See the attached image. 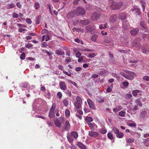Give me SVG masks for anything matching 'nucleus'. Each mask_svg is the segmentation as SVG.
Wrapping results in <instances>:
<instances>
[{
	"label": "nucleus",
	"instance_id": "obj_1",
	"mask_svg": "<svg viewBox=\"0 0 149 149\" xmlns=\"http://www.w3.org/2000/svg\"><path fill=\"white\" fill-rule=\"evenodd\" d=\"M56 107V104L54 103H53L49 113V116L50 118H53L55 116L54 111Z\"/></svg>",
	"mask_w": 149,
	"mask_h": 149
},
{
	"label": "nucleus",
	"instance_id": "obj_2",
	"mask_svg": "<svg viewBox=\"0 0 149 149\" xmlns=\"http://www.w3.org/2000/svg\"><path fill=\"white\" fill-rule=\"evenodd\" d=\"M76 101L74 102V105L77 108H80L81 106L82 101L81 98L79 96L76 98Z\"/></svg>",
	"mask_w": 149,
	"mask_h": 149
},
{
	"label": "nucleus",
	"instance_id": "obj_3",
	"mask_svg": "<svg viewBox=\"0 0 149 149\" xmlns=\"http://www.w3.org/2000/svg\"><path fill=\"white\" fill-rule=\"evenodd\" d=\"M74 13L77 16L82 15L85 14L86 11L85 10H74Z\"/></svg>",
	"mask_w": 149,
	"mask_h": 149
},
{
	"label": "nucleus",
	"instance_id": "obj_4",
	"mask_svg": "<svg viewBox=\"0 0 149 149\" xmlns=\"http://www.w3.org/2000/svg\"><path fill=\"white\" fill-rule=\"evenodd\" d=\"M87 102L89 105V107L93 109H96L94 104L93 103L92 101L90 99H88L87 100Z\"/></svg>",
	"mask_w": 149,
	"mask_h": 149
},
{
	"label": "nucleus",
	"instance_id": "obj_5",
	"mask_svg": "<svg viewBox=\"0 0 149 149\" xmlns=\"http://www.w3.org/2000/svg\"><path fill=\"white\" fill-rule=\"evenodd\" d=\"M132 45L133 46L139 48L141 47V45L139 43L137 39H135L133 42Z\"/></svg>",
	"mask_w": 149,
	"mask_h": 149
},
{
	"label": "nucleus",
	"instance_id": "obj_6",
	"mask_svg": "<svg viewBox=\"0 0 149 149\" xmlns=\"http://www.w3.org/2000/svg\"><path fill=\"white\" fill-rule=\"evenodd\" d=\"M139 31L138 28L133 29L130 31V33L132 36H135L137 34Z\"/></svg>",
	"mask_w": 149,
	"mask_h": 149
},
{
	"label": "nucleus",
	"instance_id": "obj_7",
	"mask_svg": "<svg viewBox=\"0 0 149 149\" xmlns=\"http://www.w3.org/2000/svg\"><path fill=\"white\" fill-rule=\"evenodd\" d=\"M100 14L96 13H93L92 14L91 17L93 20H96L98 19L100 16Z\"/></svg>",
	"mask_w": 149,
	"mask_h": 149
},
{
	"label": "nucleus",
	"instance_id": "obj_8",
	"mask_svg": "<svg viewBox=\"0 0 149 149\" xmlns=\"http://www.w3.org/2000/svg\"><path fill=\"white\" fill-rule=\"evenodd\" d=\"M117 19V16L116 15H113L111 16L109 19V21L112 23L116 21Z\"/></svg>",
	"mask_w": 149,
	"mask_h": 149
},
{
	"label": "nucleus",
	"instance_id": "obj_9",
	"mask_svg": "<svg viewBox=\"0 0 149 149\" xmlns=\"http://www.w3.org/2000/svg\"><path fill=\"white\" fill-rule=\"evenodd\" d=\"M60 88L61 89L63 90H65L67 89V86L64 82L61 81L59 84Z\"/></svg>",
	"mask_w": 149,
	"mask_h": 149
},
{
	"label": "nucleus",
	"instance_id": "obj_10",
	"mask_svg": "<svg viewBox=\"0 0 149 149\" xmlns=\"http://www.w3.org/2000/svg\"><path fill=\"white\" fill-rule=\"evenodd\" d=\"M122 25L123 28L125 30H126L128 29V27L129 26V24L128 23V22L126 21L123 22Z\"/></svg>",
	"mask_w": 149,
	"mask_h": 149
},
{
	"label": "nucleus",
	"instance_id": "obj_11",
	"mask_svg": "<svg viewBox=\"0 0 149 149\" xmlns=\"http://www.w3.org/2000/svg\"><path fill=\"white\" fill-rule=\"evenodd\" d=\"M149 115L148 113L147 114L146 111H143L141 112L140 116L142 118H146L148 117Z\"/></svg>",
	"mask_w": 149,
	"mask_h": 149
},
{
	"label": "nucleus",
	"instance_id": "obj_12",
	"mask_svg": "<svg viewBox=\"0 0 149 149\" xmlns=\"http://www.w3.org/2000/svg\"><path fill=\"white\" fill-rule=\"evenodd\" d=\"M87 124L88 125L91 130H93L94 127L95 126H97L95 123H91L89 122H87Z\"/></svg>",
	"mask_w": 149,
	"mask_h": 149
},
{
	"label": "nucleus",
	"instance_id": "obj_13",
	"mask_svg": "<svg viewBox=\"0 0 149 149\" xmlns=\"http://www.w3.org/2000/svg\"><path fill=\"white\" fill-rule=\"evenodd\" d=\"M89 135L90 136L96 137L98 136L99 134L97 132L91 131L89 132Z\"/></svg>",
	"mask_w": 149,
	"mask_h": 149
},
{
	"label": "nucleus",
	"instance_id": "obj_14",
	"mask_svg": "<svg viewBox=\"0 0 149 149\" xmlns=\"http://www.w3.org/2000/svg\"><path fill=\"white\" fill-rule=\"evenodd\" d=\"M70 127V124L68 120H66L64 127V129L66 131L68 130H69Z\"/></svg>",
	"mask_w": 149,
	"mask_h": 149
},
{
	"label": "nucleus",
	"instance_id": "obj_15",
	"mask_svg": "<svg viewBox=\"0 0 149 149\" xmlns=\"http://www.w3.org/2000/svg\"><path fill=\"white\" fill-rule=\"evenodd\" d=\"M138 93H142V91L139 90H134L133 91L132 94L134 97H136Z\"/></svg>",
	"mask_w": 149,
	"mask_h": 149
},
{
	"label": "nucleus",
	"instance_id": "obj_16",
	"mask_svg": "<svg viewBox=\"0 0 149 149\" xmlns=\"http://www.w3.org/2000/svg\"><path fill=\"white\" fill-rule=\"evenodd\" d=\"M93 28L91 27L90 26H88L86 27V31L87 33H90L92 31H93Z\"/></svg>",
	"mask_w": 149,
	"mask_h": 149
},
{
	"label": "nucleus",
	"instance_id": "obj_17",
	"mask_svg": "<svg viewBox=\"0 0 149 149\" xmlns=\"http://www.w3.org/2000/svg\"><path fill=\"white\" fill-rule=\"evenodd\" d=\"M90 23V21L88 19L86 20H81L80 21V23L83 25H86L89 24Z\"/></svg>",
	"mask_w": 149,
	"mask_h": 149
},
{
	"label": "nucleus",
	"instance_id": "obj_18",
	"mask_svg": "<svg viewBox=\"0 0 149 149\" xmlns=\"http://www.w3.org/2000/svg\"><path fill=\"white\" fill-rule=\"evenodd\" d=\"M111 42L110 38H109L105 37L104 39V43L103 44H104L105 45H107V43H110Z\"/></svg>",
	"mask_w": 149,
	"mask_h": 149
},
{
	"label": "nucleus",
	"instance_id": "obj_19",
	"mask_svg": "<svg viewBox=\"0 0 149 149\" xmlns=\"http://www.w3.org/2000/svg\"><path fill=\"white\" fill-rule=\"evenodd\" d=\"M77 146L81 149H86V147L85 145L81 142H78L77 143Z\"/></svg>",
	"mask_w": 149,
	"mask_h": 149
},
{
	"label": "nucleus",
	"instance_id": "obj_20",
	"mask_svg": "<svg viewBox=\"0 0 149 149\" xmlns=\"http://www.w3.org/2000/svg\"><path fill=\"white\" fill-rule=\"evenodd\" d=\"M126 74L125 78L128 79L132 80L134 79V76L136 75H134L133 74Z\"/></svg>",
	"mask_w": 149,
	"mask_h": 149
},
{
	"label": "nucleus",
	"instance_id": "obj_21",
	"mask_svg": "<svg viewBox=\"0 0 149 149\" xmlns=\"http://www.w3.org/2000/svg\"><path fill=\"white\" fill-rule=\"evenodd\" d=\"M67 137L68 139V141L70 143H72L73 141L74 140L72 138L71 136L69 134H68Z\"/></svg>",
	"mask_w": 149,
	"mask_h": 149
},
{
	"label": "nucleus",
	"instance_id": "obj_22",
	"mask_svg": "<svg viewBox=\"0 0 149 149\" xmlns=\"http://www.w3.org/2000/svg\"><path fill=\"white\" fill-rule=\"evenodd\" d=\"M97 101L100 103L104 102V100L103 98L100 96H97L96 97Z\"/></svg>",
	"mask_w": 149,
	"mask_h": 149
},
{
	"label": "nucleus",
	"instance_id": "obj_23",
	"mask_svg": "<svg viewBox=\"0 0 149 149\" xmlns=\"http://www.w3.org/2000/svg\"><path fill=\"white\" fill-rule=\"evenodd\" d=\"M71 135L72 136L74 139H76L78 136V134L75 132L73 131L71 133Z\"/></svg>",
	"mask_w": 149,
	"mask_h": 149
},
{
	"label": "nucleus",
	"instance_id": "obj_24",
	"mask_svg": "<svg viewBox=\"0 0 149 149\" xmlns=\"http://www.w3.org/2000/svg\"><path fill=\"white\" fill-rule=\"evenodd\" d=\"M123 3L122 2H120L116 4V8L119 9L120 8V7L123 5Z\"/></svg>",
	"mask_w": 149,
	"mask_h": 149
},
{
	"label": "nucleus",
	"instance_id": "obj_25",
	"mask_svg": "<svg viewBox=\"0 0 149 149\" xmlns=\"http://www.w3.org/2000/svg\"><path fill=\"white\" fill-rule=\"evenodd\" d=\"M60 10H49V11L50 12V13L52 15H53V12L54 13V14L56 15H57L58 14V13L59 12Z\"/></svg>",
	"mask_w": 149,
	"mask_h": 149
},
{
	"label": "nucleus",
	"instance_id": "obj_26",
	"mask_svg": "<svg viewBox=\"0 0 149 149\" xmlns=\"http://www.w3.org/2000/svg\"><path fill=\"white\" fill-rule=\"evenodd\" d=\"M54 123L55 125L57 127L60 128L61 126V124L59 121L58 120H56L54 121Z\"/></svg>",
	"mask_w": 149,
	"mask_h": 149
},
{
	"label": "nucleus",
	"instance_id": "obj_27",
	"mask_svg": "<svg viewBox=\"0 0 149 149\" xmlns=\"http://www.w3.org/2000/svg\"><path fill=\"white\" fill-rule=\"evenodd\" d=\"M116 135L117 137L118 138H122L124 136L123 133L120 132H118V133L116 134Z\"/></svg>",
	"mask_w": 149,
	"mask_h": 149
},
{
	"label": "nucleus",
	"instance_id": "obj_28",
	"mask_svg": "<svg viewBox=\"0 0 149 149\" xmlns=\"http://www.w3.org/2000/svg\"><path fill=\"white\" fill-rule=\"evenodd\" d=\"M134 140L133 138H128L126 139V143H131L134 142Z\"/></svg>",
	"mask_w": 149,
	"mask_h": 149
},
{
	"label": "nucleus",
	"instance_id": "obj_29",
	"mask_svg": "<svg viewBox=\"0 0 149 149\" xmlns=\"http://www.w3.org/2000/svg\"><path fill=\"white\" fill-rule=\"evenodd\" d=\"M136 103L140 107H142V104L140 98H138L135 101Z\"/></svg>",
	"mask_w": 149,
	"mask_h": 149
},
{
	"label": "nucleus",
	"instance_id": "obj_30",
	"mask_svg": "<svg viewBox=\"0 0 149 149\" xmlns=\"http://www.w3.org/2000/svg\"><path fill=\"white\" fill-rule=\"evenodd\" d=\"M141 4V6L142 7L143 9H145L146 2L145 0H141L140 1Z\"/></svg>",
	"mask_w": 149,
	"mask_h": 149
},
{
	"label": "nucleus",
	"instance_id": "obj_31",
	"mask_svg": "<svg viewBox=\"0 0 149 149\" xmlns=\"http://www.w3.org/2000/svg\"><path fill=\"white\" fill-rule=\"evenodd\" d=\"M85 120L87 122H91L93 121V119L91 117L86 116L85 119Z\"/></svg>",
	"mask_w": 149,
	"mask_h": 149
},
{
	"label": "nucleus",
	"instance_id": "obj_32",
	"mask_svg": "<svg viewBox=\"0 0 149 149\" xmlns=\"http://www.w3.org/2000/svg\"><path fill=\"white\" fill-rule=\"evenodd\" d=\"M41 17L40 15L38 16L36 19V24H38L40 23V22L41 21Z\"/></svg>",
	"mask_w": 149,
	"mask_h": 149
},
{
	"label": "nucleus",
	"instance_id": "obj_33",
	"mask_svg": "<svg viewBox=\"0 0 149 149\" xmlns=\"http://www.w3.org/2000/svg\"><path fill=\"white\" fill-rule=\"evenodd\" d=\"M124 72L127 74H133L134 75H136V73L133 72L131 71L127 70H124Z\"/></svg>",
	"mask_w": 149,
	"mask_h": 149
},
{
	"label": "nucleus",
	"instance_id": "obj_34",
	"mask_svg": "<svg viewBox=\"0 0 149 149\" xmlns=\"http://www.w3.org/2000/svg\"><path fill=\"white\" fill-rule=\"evenodd\" d=\"M99 132L102 134H106L107 132L106 130L104 128H101L100 129Z\"/></svg>",
	"mask_w": 149,
	"mask_h": 149
},
{
	"label": "nucleus",
	"instance_id": "obj_35",
	"mask_svg": "<svg viewBox=\"0 0 149 149\" xmlns=\"http://www.w3.org/2000/svg\"><path fill=\"white\" fill-rule=\"evenodd\" d=\"M74 14V12H70L67 15V17L68 18H70L73 16Z\"/></svg>",
	"mask_w": 149,
	"mask_h": 149
},
{
	"label": "nucleus",
	"instance_id": "obj_36",
	"mask_svg": "<svg viewBox=\"0 0 149 149\" xmlns=\"http://www.w3.org/2000/svg\"><path fill=\"white\" fill-rule=\"evenodd\" d=\"M107 137L108 138L111 140L113 139V136L112 134L110 133H108L107 134Z\"/></svg>",
	"mask_w": 149,
	"mask_h": 149
},
{
	"label": "nucleus",
	"instance_id": "obj_37",
	"mask_svg": "<svg viewBox=\"0 0 149 149\" xmlns=\"http://www.w3.org/2000/svg\"><path fill=\"white\" fill-rule=\"evenodd\" d=\"M97 37V34H95L91 37V39L94 42H96V39Z\"/></svg>",
	"mask_w": 149,
	"mask_h": 149
},
{
	"label": "nucleus",
	"instance_id": "obj_38",
	"mask_svg": "<svg viewBox=\"0 0 149 149\" xmlns=\"http://www.w3.org/2000/svg\"><path fill=\"white\" fill-rule=\"evenodd\" d=\"M65 115L67 117L70 116V112L69 110L68 109H66L65 110Z\"/></svg>",
	"mask_w": 149,
	"mask_h": 149
},
{
	"label": "nucleus",
	"instance_id": "obj_39",
	"mask_svg": "<svg viewBox=\"0 0 149 149\" xmlns=\"http://www.w3.org/2000/svg\"><path fill=\"white\" fill-rule=\"evenodd\" d=\"M112 130L113 132L116 134L119 132V130L117 128L115 127L113 128Z\"/></svg>",
	"mask_w": 149,
	"mask_h": 149
},
{
	"label": "nucleus",
	"instance_id": "obj_40",
	"mask_svg": "<svg viewBox=\"0 0 149 149\" xmlns=\"http://www.w3.org/2000/svg\"><path fill=\"white\" fill-rule=\"evenodd\" d=\"M34 7L36 9H38L40 8L39 3L38 2H36L34 5Z\"/></svg>",
	"mask_w": 149,
	"mask_h": 149
},
{
	"label": "nucleus",
	"instance_id": "obj_41",
	"mask_svg": "<svg viewBox=\"0 0 149 149\" xmlns=\"http://www.w3.org/2000/svg\"><path fill=\"white\" fill-rule=\"evenodd\" d=\"M62 50H61L60 49H59L56 51L55 53L57 54L62 55Z\"/></svg>",
	"mask_w": 149,
	"mask_h": 149
},
{
	"label": "nucleus",
	"instance_id": "obj_42",
	"mask_svg": "<svg viewBox=\"0 0 149 149\" xmlns=\"http://www.w3.org/2000/svg\"><path fill=\"white\" fill-rule=\"evenodd\" d=\"M142 52L144 54H148V51L146 49H143L142 50Z\"/></svg>",
	"mask_w": 149,
	"mask_h": 149
},
{
	"label": "nucleus",
	"instance_id": "obj_43",
	"mask_svg": "<svg viewBox=\"0 0 149 149\" xmlns=\"http://www.w3.org/2000/svg\"><path fill=\"white\" fill-rule=\"evenodd\" d=\"M63 101L64 105L65 107H66L68 105V102L67 100H63Z\"/></svg>",
	"mask_w": 149,
	"mask_h": 149
},
{
	"label": "nucleus",
	"instance_id": "obj_44",
	"mask_svg": "<svg viewBox=\"0 0 149 149\" xmlns=\"http://www.w3.org/2000/svg\"><path fill=\"white\" fill-rule=\"evenodd\" d=\"M122 85L125 87H127L129 85V83L127 81H124L122 83Z\"/></svg>",
	"mask_w": 149,
	"mask_h": 149
},
{
	"label": "nucleus",
	"instance_id": "obj_45",
	"mask_svg": "<svg viewBox=\"0 0 149 149\" xmlns=\"http://www.w3.org/2000/svg\"><path fill=\"white\" fill-rule=\"evenodd\" d=\"M28 85V83L27 82L23 83L22 84V87L24 88H26Z\"/></svg>",
	"mask_w": 149,
	"mask_h": 149
},
{
	"label": "nucleus",
	"instance_id": "obj_46",
	"mask_svg": "<svg viewBox=\"0 0 149 149\" xmlns=\"http://www.w3.org/2000/svg\"><path fill=\"white\" fill-rule=\"evenodd\" d=\"M20 58L21 59L24 60L25 58V54L24 53H22L20 55Z\"/></svg>",
	"mask_w": 149,
	"mask_h": 149
},
{
	"label": "nucleus",
	"instance_id": "obj_47",
	"mask_svg": "<svg viewBox=\"0 0 149 149\" xmlns=\"http://www.w3.org/2000/svg\"><path fill=\"white\" fill-rule=\"evenodd\" d=\"M41 46L42 47H46L47 46V44L46 42H44L41 44Z\"/></svg>",
	"mask_w": 149,
	"mask_h": 149
},
{
	"label": "nucleus",
	"instance_id": "obj_48",
	"mask_svg": "<svg viewBox=\"0 0 149 149\" xmlns=\"http://www.w3.org/2000/svg\"><path fill=\"white\" fill-rule=\"evenodd\" d=\"M121 15H122V14H120V17H121V19L122 20H123L125 19L126 18L125 15V14H123V16H122Z\"/></svg>",
	"mask_w": 149,
	"mask_h": 149
},
{
	"label": "nucleus",
	"instance_id": "obj_49",
	"mask_svg": "<svg viewBox=\"0 0 149 149\" xmlns=\"http://www.w3.org/2000/svg\"><path fill=\"white\" fill-rule=\"evenodd\" d=\"M119 115L123 117L125 115V113L123 111H120L119 113Z\"/></svg>",
	"mask_w": 149,
	"mask_h": 149
},
{
	"label": "nucleus",
	"instance_id": "obj_50",
	"mask_svg": "<svg viewBox=\"0 0 149 149\" xmlns=\"http://www.w3.org/2000/svg\"><path fill=\"white\" fill-rule=\"evenodd\" d=\"M132 97V95L131 94H127L126 96V98L130 99Z\"/></svg>",
	"mask_w": 149,
	"mask_h": 149
},
{
	"label": "nucleus",
	"instance_id": "obj_51",
	"mask_svg": "<svg viewBox=\"0 0 149 149\" xmlns=\"http://www.w3.org/2000/svg\"><path fill=\"white\" fill-rule=\"evenodd\" d=\"M12 15L14 18H17L18 17V14L15 13H13Z\"/></svg>",
	"mask_w": 149,
	"mask_h": 149
},
{
	"label": "nucleus",
	"instance_id": "obj_52",
	"mask_svg": "<svg viewBox=\"0 0 149 149\" xmlns=\"http://www.w3.org/2000/svg\"><path fill=\"white\" fill-rule=\"evenodd\" d=\"M95 55L93 53H91L89 54V57L90 58H93L94 57Z\"/></svg>",
	"mask_w": 149,
	"mask_h": 149
},
{
	"label": "nucleus",
	"instance_id": "obj_53",
	"mask_svg": "<svg viewBox=\"0 0 149 149\" xmlns=\"http://www.w3.org/2000/svg\"><path fill=\"white\" fill-rule=\"evenodd\" d=\"M8 8H11L15 6V5L13 3L8 5Z\"/></svg>",
	"mask_w": 149,
	"mask_h": 149
},
{
	"label": "nucleus",
	"instance_id": "obj_54",
	"mask_svg": "<svg viewBox=\"0 0 149 149\" xmlns=\"http://www.w3.org/2000/svg\"><path fill=\"white\" fill-rule=\"evenodd\" d=\"M143 79L145 80L148 81L149 80V77L148 76H145L143 77Z\"/></svg>",
	"mask_w": 149,
	"mask_h": 149
},
{
	"label": "nucleus",
	"instance_id": "obj_55",
	"mask_svg": "<svg viewBox=\"0 0 149 149\" xmlns=\"http://www.w3.org/2000/svg\"><path fill=\"white\" fill-rule=\"evenodd\" d=\"M26 22L29 24H31V19L27 18L26 20Z\"/></svg>",
	"mask_w": 149,
	"mask_h": 149
},
{
	"label": "nucleus",
	"instance_id": "obj_56",
	"mask_svg": "<svg viewBox=\"0 0 149 149\" xmlns=\"http://www.w3.org/2000/svg\"><path fill=\"white\" fill-rule=\"evenodd\" d=\"M65 61L66 62H70L71 61V60L70 57H66Z\"/></svg>",
	"mask_w": 149,
	"mask_h": 149
},
{
	"label": "nucleus",
	"instance_id": "obj_57",
	"mask_svg": "<svg viewBox=\"0 0 149 149\" xmlns=\"http://www.w3.org/2000/svg\"><path fill=\"white\" fill-rule=\"evenodd\" d=\"M81 55V54L79 52H77L76 54V56L77 58H79Z\"/></svg>",
	"mask_w": 149,
	"mask_h": 149
},
{
	"label": "nucleus",
	"instance_id": "obj_58",
	"mask_svg": "<svg viewBox=\"0 0 149 149\" xmlns=\"http://www.w3.org/2000/svg\"><path fill=\"white\" fill-rule=\"evenodd\" d=\"M144 22L143 21H141L140 23V25L143 27L144 28Z\"/></svg>",
	"mask_w": 149,
	"mask_h": 149
},
{
	"label": "nucleus",
	"instance_id": "obj_59",
	"mask_svg": "<svg viewBox=\"0 0 149 149\" xmlns=\"http://www.w3.org/2000/svg\"><path fill=\"white\" fill-rule=\"evenodd\" d=\"M57 95L58 96V98H61L62 96V94L61 92H58L57 93Z\"/></svg>",
	"mask_w": 149,
	"mask_h": 149
},
{
	"label": "nucleus",
	"instance_id": "obj_60",
	"mask_svg": "<svg viewBox=\"0 0 149 149\" xmlns=\"http://www.w3.org/2000/svg\"><path fill=\"white\" fill-rule=\"evenodd\" d=\"M45 36V39L46 41H47L49 40V35H47L46 36Z\"/></svg>",
	"mask_w": 149,
	"mask_h": 149
},
{
	"label": "nucleus",
	"instance_id": "obj_61",
	"mask_svg": "<svg viewBox=\"0 0 149 149\" xmlns=\"http://www.w3.org/2000/svg\"><path fill=\"white\" fill-rule=\"evenodd\" d=\"M48 31V30L46 29H43L41 31V33L42 34H43L45 33H46Z\"/></svg>",
	"mask_w": 149,
	"mask_h": 149
},
{
	"label": "nucleus",
	"instance_id": "obj_62",
	"mask_svg": "<svg viewBox=\"0 0 149 149\" xmlns=\"http://www.w3.org/2000/svg\"><path fill=\"white\" fill-rule=\"evenodd\" d=\"M83 58L82 56L80 57L79 58L78 60V61L79 62H81L83 60Z\"/></svg>",
	"mask_w": 149,
	"mask_h": 149
},
{
	"label": "nucleus",
	"instance_id": "obj_63",
	"mask_svg": "<svg viewBox=\"0 0 149 149\" xmlns=\"http://www.w3.org/2000/svg\"><path fill=\"white\" fill-rule=\"evenodd\" d=\"M32 47V45L31 44H28L25 45V47L26 48H31Z\"/></svg>",
	"mask_w": 149,
	"mask_h": 149
},
{
	"label": "nucleus",
	"instance_id": "obj_64",
	"mask_svg": "<svg viewBox=\"0 0 149 149\" xmlns=\"http://www.w3.org/2000/svg\"><path fill=\"white\" fill-rule=\"evenodd\" d=\"M112 90V88H111V87H108L107 89V91L108 92H110Z\"/></svg>",
	"mask_w": 149,
	"mask_h": 149
}]
</instances>
